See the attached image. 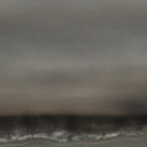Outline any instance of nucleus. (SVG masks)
I'll use <instances>...</instances> for the list:
<instances>
[{
  "label": "nucleus",
  "mask_w": 147,
  "mask_h": 147,
  "mask_svg": "<svg viewBox=\"0 0 147 147\" xmlns=\"http://www.w3.org/2000/svg\"><path fill=\"white\" fill-rule=\"evenodd\" d=\"M55 127L53 128H52V129L50 130L49 131H45V133L47 134H49L53 132H54L55 131H62L63 129L64 130H66L67 131L69 132H74L77 130V129L76 127H72L71 128H69L67 129H63V128L62 127H59L56 125L55 124H54Z\"/></svg>",
  "instance_id": "1"
},
{
  "label": "nucleus",
  "mask_w": 147,
  "mask_h": 147,
  "mask_svg": "<svg viewBox=\"0 0 147 147\" xmlns=\"http://www.w3.org/2000/svg\"><path fill=\"white\" fill-rule=\"evenodd\" d=\"M44 131H45V129L43 128L38 129L36 127L34 129L30 130L28 128L24 131H22L20 132V133L24 132L26 133V135H28L29 134L32 135L33 134L44 133Z\"/></svg>",
  "instance_id": "2"
},
{
  "label": "nucleus",
  "mask_w": 147,
  "mask_h": 147,
  "mask_svg": "<svg viewBox=\"0 0 147 147\" xmlns=\"http://www.w3.org/2000/svg\"><path fill=\"white\" fill-rule=\"evenodd\" d=\"M4 129L9 132L8 133L6 132L3 133L2 134L0 133V138H2L4 137L5 135H10V134H12L13 136L15 135V133H14L12 129H9V128H5Z\"/></svg>",
  "instance_id": "3"
},
{
  "label": "nucleus",
  "mask_w": 147,
  "mask_h": 147,
  "mask_svg": "<svg viewBox=\"0 0 147 147\" xmlns=\"http://www.w3.org/2000/svg\"><path fill=\"white\" fill-rule=\"evenodd\" d=\"M3 143V145H6L7 144H20L22 143V140H15L14 141H9L8 142H2ZM0 146H2V145H0Z\"/></svg>",
  "instance_id": "4"
},
{
  "label": "nucleus",
  "mask_w": 147,
  "mask_h": 147,
  "mask_svg": "<svg viewBox=\"0 0 147 147\" xmlns=\"http://www.w3.org/2000/svg\"><path fill=\"white\" fill-rule=\"evenodd\" d=\"M37 138H28L26 139L22 140V143H25L26 142L30 141L32 140H38Z\"/></svg>",
  "instance_id": "5"
},
{
  "label": "nucleus",
  "mask_w": 147,
  "mask_h": 147,
  "mask_svg": "<svg viewBox=\"0 0 147 147\" xmlns=\"http://www.w3.org/2000/svg\"><path fill=\"white\" fill-rule=\"evenodd\" d=\"M117 138H118L116 137H111V138H107L106 139L103 140V139L102 138H100V140H104L105 141H108V140H115Z\"/></svg>",
  "instance_id": "6"
},
{
  "label": "nucleus",
  "mask_w": 147,
  "mask_h": 147,
  "mask_svg": "<svg viewBox=\"0 0 147 147\" xmlns=\"http://www.w3.org/2000/svg\"><path fill=\"white\" fill-rule=\"evenodd\" d=\"M119 130V127H116L114 128H112L109 129V134L111 133L112 132H116L117 131Z\"/></svg>",
  "instance_id": "7"
},
{
  "label": "nucleus",
  "mask_w": 147,
  "mask_h": 147,
  "mask_svg": "<svg viewBox=\"0 0 147 147\" xmlns=\"http://www.w3.org/2000/svg\"><path fill=\"white\" fill-rule=\"evenodd\" d=\"M41 117L43 118L44 117L48 118L49 119H53L54 118V117L52 116L47 115H45L43 116H42Z\"/></svg>",
  "instance_id": "8"
},
{
  "label": "nucleus",
  "mask_w": 147,
  "mask_h": 147,
  "mask_svg": "<svg viewBox=\"0 0 147 147\" xmlns=\"http://www.w3.org/2000/svg\"><path fill=\"white\" fill-rule=\"evenodd\" d=\"M72 136H68L67 137V139L68 140V142H71L73 141V140L72 138Z\"/></svg>",
  "instance_id": "9"
},
{
  "label": "nucleus",
  "mask_w": 147,
  "mask_h": 147,
  "mask_svg": "<svg viewBox=\"0 0 147 147\" xmlns=\"http://www.w3.org/2000/svg\"><path fill=\"white\" fill-rule=\"evenodd\" d=\"M87 139H89V140H92V141H93L94 140V139H91V138H90L89 137H86V138L85 139L84 138H83V137H82L81 138V140H86Z\"/></svg>",
  "instance_id": "10"
},
{
  "label": "nucleus",
  "mask_w": 147,
  "mask_h": 147,
  "mask_svg": "<svg viewBox=\"0 0 147 147\" xmlns=\"http://www.w3.org/2000/svg\"><path fill=\"white\" fill-rule=\"evenodd\" d=\"M129 138H137V136L134 135H131L129 136Z\"/></svg>",
  "instance_id": "11"
},
{
  "label": "nucleus",
  "mask_w": 147,
  "mask_h": 147,
  "mask_svg": "<svg viewBox=\"0 0 147 147\" xmlns=\"http://www.w3.org/2000/svg\"><path fill=\"white\" fill-rule=\"evenodd\" d=\"M26 119H30L31 118V117L29 115H28L27 116H26L25 117Z\"/></svg>",
  "instance_id": "12"
},
{
  "label": "nucleus",
  "mask_w": 147,
  "mask_h": 147,
  "mask_svg": "<svg viewBox=\"0 0 147 147\" xmlns=\"http://www.w3.org/2000/svg\"><path fill=\"white\" fill-rule=\"evenodd\" d=\"M87 133L88 134H92V131H91L90 130H88L87 131Z\"/></svg>",
  "instance_id": "13"
},
{
  "label": "nucleus",
  "mask_w": 147,
  "mask_h": 147,
  "mask_svg": "<svg viewBox=\"0 0 147 147\" xmlns=\"http://www.w3.org/2000/svg\"><path fill=\"white\" fill-rule=\"evenodd\" d=\"M39 140H45V138H40Z\"/></svg>",
  "instance_id": "14"
},
{
  "label": "nucleus",
  "mask_w": 147,
  "mask_h": 147,
  "mask_svg": "<svg viewBox=\"0 0 147 147\" xmlns=\"http://www.w3.org/2000/svg\"><path fill=\"white\" fill-rule=\"evenodd\" d=\"M57 138L58 140L62 139L63 138V137L62 136H58L57 137Z\"/></svg>",
  "instance_id": "15"
},
{
  "label": "nucleus",
  "mask_w": 147,
  "mask_h": 147,
  "mask_svg": "<svg viewBox=\"0 0 147 147\" xmlns=\"http://www.w3.org/2000/svg\"><path fill=\"white\" fill-rule=\"evenodd\" d=\"M78 117H81L82 119H84L85 118H86V117H83V116H81V117H80L79 116H78Z\"/></svg>",
  "instance_id": "16"
},
{
  "label": "nucleus",
  "mask_w": 147,
  "mask_h": 147,
  "mask_svg": "<svg viewBox=\"0 0 147 147\" xmlns=\"http://www.w3.org/2000/svg\"><path fill=\"white\" fill-rule=\"evenodd\" d=\"M119 136L120 137V138H121V137H124V136L121 134H120L119 135Z\"/></svg>",
  "instance_id": "17"
},
{
  "label": "nucleus",
  "mask_w": 147,
  "mask_h": 147,
  "mask_svg": "<svg viewBox=\"0 0 147 147\" xmlns=\"http://www.w3.org/2000/svg\"><path fill=\"white\" fill-rule=\"evenodd\" d=\"M9 118H13L14 119H15L16 118V117H8Z\"/></svg>",
  "instance_id": "18"
},
{
  "label": "nucleus",
  "mask_w": 147,
  "mask_h": 147,
  "mask_svg": "<svg viewBox=\"0 0 147 147\" xmlns=\"http://www.w3.org/2000/svg\"><path fill=\"white\" fill-rule=\"evenodd\" d=\"M106 134V133L105 132H104L103 133L102 135L103 136H105Z\"/></svg>",
  "instance_id": "19"
},
{
  "label": "nucleus",
  "mask_w": 147,
  "mask_h": 147,
  "mask_svg": "<svg viewBox=\"0 0 147 147\" xmlns=\"http://www.w3.org/2000/svg\"><path fill=\"white\" fill-rule=\"evenodd\" d=\"M100 125H101V126H104V124L103 122H101L100 123Z\"/></svg>",
  "instance_id": "20"
},
{
  "label": "nucleus",
  "mask_w": 147,
  "mask_h": 147,
  "mask_svg": "<svg viewBox=\"0 0 147 147\" xmlns=\"http://www.w3.org/2000/svg\"><path fill=\"white\" fill-rule=\"evenodd\" d=\"M143 123L145 125H146L147 126V122H144Z\"/></svg>",
  "instance_id": "21"
},
{
  "label": "nucleus",
  "mask_w": 147,
  "mask_h": 147,
  "mask_svg": "<svg viewBox=\"0 0 147 147\" xmlns=\"http://www.w3.org/2000/svg\"><path fill=\"white\" fill-rule=\"evenodd\" d=\"M54 117H55L57 119L58 118V117L57 115H55Z\"/></svg>",
  "instance_id": "22"
},
{
  "label": "nucleus",
  "mask_w": 147,
  "mask_h": 147,
  "mask_svg": "<svg viewBox=\"0 0 147 147\" xmlns=\"http://www.w3.org/2000/svg\"><path fill=\"white\" fill-rule=\"evenodd\" d=\"M25 135L24 134H21V136H24Z\"/></svg>",
  "instance_id": "23"
},
{
  "label": "nucleus",
  "mask_w": 147,
  "mask_h": 147,
  "mask_svg": "<svg viewBox=\"0 0 147 147\" xmlns=\"http://www.w3.org/2000/svg\"><path fill=\"white\" fill-rule=\"evenodd\" d=\"M3 143L2 142H0V145H3Z\"/></svg>",
  "instance_id": "24"
},
{
  "label": "nucleus",
  "mask_w": 147,
  "mask_h": 147,
  "mask_svg": "<svg viewBox=\"0 0 147 147\" xmlns=\"http://www.w3.org/2000/svg\"><path fill=\"white\" fill-rule=\"evenodd\" d=\"M11 139V137H9L7 138V139Z\"/></svg>",
  "instance_id": "25"
},
{
  "label": "nucleus",
  "mask_w": 147,
  "mask_h": 147,
  "mask_svg": "<svg viewBox=\"0 0 147 147\" xmlns=\"http://www.w3.org/2000/svg\"><path fill=\"white\" fill-rule=\"evenodd\" d=\"M90 117H88V120H90Z\"/></svg>",
  "instance_id": "26"
},
{
  "label": "nucleus",
  "mask_w": 147,
  "mask_h": 147,
  "mask_svg": "<svg viewBox=\"0 0 147 147\" xmlns=\"http://www.w3.org/2000/svg\"><path fill=\"white\" fill-rule=\"evenodd\" d=\"M127 131H128V132H129L130 131V130L129 129H128L127 130Z\"/></svg>",
  "instance_id": "27"
},
{
  "label": "nucleus",
  "mask_w": 147,
  "mask_h": 147,
  "mask_svg": "<svg viewBox=\"0 0 147 147\" xmlns=\"http://www.w3.org/2000/svg\"><path fill=\"white\" fill-rule=\"evenodd\" d=\"M48 136H51V134H50L49 135H48Z\"/></svg>",
  "instance_id": "28"
},
{
  "label": "nucleus",
  "mask_w": 147,
  "mask_h": 147,
  "mask_svg": "<svg viewBox=\"0 0 147 147\" xmlns=\"http://www.w3.org/2000/svg\"><path fill=\"white\" fill-rule=\"evenodd\" d=\"M71 117H72V118H75V117H74L73 116H71Z\"/></svg>",
  "instance_id": "29"
},
{
  "label": "nucleus",
  "mask_w": 147,
  "mask_h": 147,
  "mask_svg": "<svg viewBox=\"0 0 147 147\" xmlns=\"http://www.w3.org/2000/svg\"><path fill=\"white\" fill-rule=\"evenodd\" d=\"M67 117H68V118H70L71 117L69 116H67Z\"/></svg>",
  "instance_id": "30"
},
{
  "label": "nucleus",
  "mask_w": 147,
  "mask_h": 147,
  "mask_svg": "<svg viewBox=\"0 0 147 147\" xmlns=\"http://www.w3.org/2000/svg\"><path fill=\"white\" fill-rule=\"evenodd\" d=\"M77 134L80 135V133H78Z\"/></svg>",
  "instance_id": "31"
},
{
  "label": "nucleus",
  "mask_w": 147,
  "mask_h": 147,
  "mask_svg": "<svg viewBox=\"0 0 147 147\" xmlns=\"http://www.w3.org/2000/svg\"><path fill=\"white\" fill-rule=\"evenodd\" d=\"M12 127H14V126H13V125H12Z\"/></svg>",
  "instance_id": "32"
},
{
  "label": "nucleus",
  "mask_w": 147,
  "mask_h": 147,
  "mask_svg": "<svg viewBox=\"0 0 147 147\" xmlns=\"http://www.w3.org/2000/svg\"><path fill=\"white\" fill-rule=\"evenodd\" d=\"M98 126L99 127H100V125H98Z\"/></svg>",
  "instance_id": "33"
},
{
  "label": "nucleus",
  "mask_w": 147,
  "mask_h": 147,
  "mask_svg": "<svg viewBox=\"0 0 147 147\" xmlns=\"http://www.w3.org/2000/svg\"><path fill=\"white\" fill-rule=\"evenodd\" d=\"M139 130H140V129H141V128H139Z\"/></svg>",
  "instance_id": "34"
},
{
  "label": "nucleus",
  "mask_w": 147,
  "mask_h": 147,
  "mask_svg": "<svg viewBox=\"0 0 147 147\" xmlns=\"http://www.w3.org/2000/svg\"><path fill=\"white\" fill-rule=\"evenodd\" d=\"M95 120L96 122V121L95 119Z\"/></svg>",
  "instance_id": "35"
},
{
  "label": "nucleus",
  "mask_w": 147,
  "mask_h": 147,
  "mask_svg": "<svg viewBox=\"0 0 147 147\" xmlns=\"http://www.w3.org/2000/svg\"><path fill=\"white\" fill-rule=\"evenodd\" d=\"M3 118H5V117H3Z\"/></svg>",
  "instance_id": "36"
}]
</instances>
